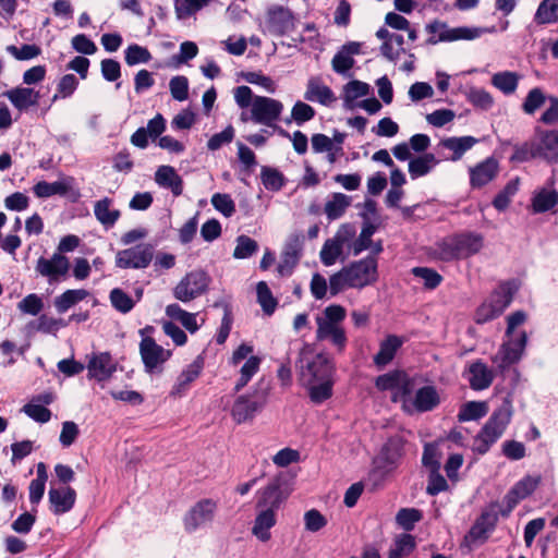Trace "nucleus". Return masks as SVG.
<instances>
[{"label": "nucleus", "instance_id": "20", "mask_svg": "<svg viewBox=\"0 0 558 558\" xmlns=\"http://www.w3.org/2000/svg\"><path fill=\"white\" fill-rule=\"evenodd\" d=\"M362 44L349 41L341 46L331 60L332 70L338 74H345L354 66L353 56L361 53Z\"/></svg>", "mask_w": 558, "mask_h": 558}, {"label": "nucleus", "instance_id": "55", "mask_svg": "<svg viewBox=\"0 0 558 558\" xmlns=\"http://www.w3.org/2000/svg\"><path fill=\"white\" fill-rule=\"evenodd\" d=\"M412 274L414 277L423 280L424 287L427 290L436 289L442 281V276L429 267H414Z\"/></svg>", "mask_w": 558, "mask_h": 558}, {"label": "nucleus", "instance_id": "28", "mask_svg": "<svg viewBox=\"0 0 558 558\" xmlns=\"http://www.w3.org/2000/svg\"><path fill=\"white\" fill-rule=\"evenodd\" d=\"M259 512L257 513L254 525L252 529L253 535H255L259 541L267 542L270 539V529L276 525L277 518L276 512L271 508H259Z\"/></svg>", "mask_w": 558, "mask_h": 558}, {"label": "nucleus", "instance_id": "23", "mask_svg": "<svg viewBox=\"0 0 558 558\" xmlns=\"http://www.w3.org/2000/svg\"><path fill=\"white\" fill-rule=\"evenodd\" d=\"M498 508V502H492L489 507L481 513L480 518L470 530V535L472 537L480 538L487 532H490L495 529L498 522V515L500 514Z\"/></svg>", "mask_w": 558, "mask_h": 558}, {"label": "nucleus", "instance_id": "41", "mask_svg": "<svg viewBox=\"0 0 558 558\" xmlns=\"http://www.w3.org/2000/svg\"><path fill=\"white\" fill-rule=\"evenodd\" d=\"M539 158L537 141H526L513 145V154L510 156V162L521 163L532 159Z\"/></svg>", "mask_w": 558, "mask_h": 558}, {"label": "nucleus", "instance_id": "21", "mask_svg": "<svg viewBox=\"0 0 558 558\" xmlns=\"http://www.w3.org/2000/svg\"><path fill=\"white\" fill-rule=\"evenodd\" d=\"M492 29H485L481 27H468L460 26L454 28H446L444 29L438 38L429 37L427 39V44L436 45L439 41H456V40H472L478 38L485 32H493Z\"/></svg>", "mask_w": 558, "mask_h": 558}, {"label": "nucleus", "instance_id": "57", "mask_svg": "<svg viewBox=\"0 0 558 558\" xmlns=\"http://www.w3.org/2000/svg\"><path fill=\"white\" fill-rule=\"evenodd\" d=\"M466 98L474 107L480 108L482 110H488L494 105V99L492 95L483 88H470V90L466 94Z\"/></svg>", "mask_w": 558, "mask_h": 558}, {"label": "nucleus", "instance_id": "5", "mask_svg": "<svg viewBox=\"0 0 558 558\" xmlns=\"http://www.w3.org/2000/svg\"><path fill=\"white\" fill-rule=\"evenodd\" d=\"M257 494L256 508H271L278 511L290 495L288 474L282 472L277 474Z\"/></svg>", "mask_w": 558, "mask_h": 558}, {"label": "nucleus", "instance_id": "44", "mask_svg": "<svg viewBox=\"0 0 558 558\" xmlns=\"http://www.w3.org/2000/svg\"><path fill=\"white\" fill-rule=\"evenodd\" d=\"M330 338L331 342L342 351L347 343L345 332L342 328L332 324H319L317 328V339Z\"/></svg>", "mask_w": 558, "mask_h": 558}, {"label": "nucleus", "instance_id": "14", "mask_svg": "<svg viewBox=\"0 0 558 558\" xmlns=\"http://www.w3.org/2000/svg\"><path fill=\"white\" fill-rule=\"evenodd\" d=\"M216 502L202 499L193 506L184 517V527L189 533L196 531L214 519Z\"/></svg>", "mask_w": 558, "mask_h": 558}, {"label": "nucleus", "instance_id": "25", "mask_svg": "<svg viewBox=\"0 0 558 558\" xmlns=\"http://www.w3.org/2000/svg\"><path fill=\"white\" fill-rule=\"evenodd\" d=\"M403 341L396 335L387 336L379 344V351L374 355V364L378 368L387 366L396 356L398 350L402 347Z\"/></svg>", "mask_w": 558, "mask_h": 558}, {"label": "nucleus", "instance_id": "35", "mask_svg": "<svg viewBox=\"0 0 558 558\" xmlns=\"http://www.w3.org/2000/svg\"><path fill=\"white\" fill-rule=\"evenodd\" d=\"M438 159L432 153H425L421 156L412 158L409 161V173L412 180L428 174L438 163Z\"/></svg>", "mask_w": 558, "mask_h": 558}, {"label": "nucleus", "instance_id": "38", "mask_svg": "<svg viewBox=\"0 0 558 558\" xmlns=\"http://www.w3.org/2000/svg\"><path fill=\"white\" fill-rule=\"evenodd\" d=\"M363 219L362 230L353 244V254L359 255L373 245L372 236L377 231V226L367 217V213H361Z\"/></svg>", "mask_w": 558, "mask_h": 558}, {"label": "nucleus", "instance_id": "12", "mask_svg": "<svg viewBox=\"0 0 558 558\" xmlns=\"http://www.w3.org/2000/svg\"><path fill=\"white\" fill-rule=\"evenodd\" d=\"M527 343V335L525 331H521L517 339H510L504 342L498 350V353L494 357V363L497 367L504 372L509 368L512 364L518 363L525 350Z\"/></svg>", "mask_w": 558, "mask_h": 558}, {"label": "nucleus", "instance_id": "22", "mask_svg": "<svg viewBox=\"0 0 558 558\" xmlns=\"http://www.w3.org/2000/svg\"><path fill=\"white\" fill-rule=\"evenodd\" d=\"M536 135L538 136L537 145L539 150V158L546 160L549 163L558 161V131H542L536 129Z\"/></svg>", "mask_w": 558, "mask_h": 558}, {"label": "nucleus", "instance_id": "15", "mask_svg": "<svg viewBox=\"0 0 558 558\" xmlns=\"http://www.w3.org/2000/svg\"><path fill=\"white\" fill-rule=\"evenodd\" d=\"M87 369L89 378L105 381L117 371V362L109 352L93 353L87 363Z\"/></svg>", "mask_w": 558, "mask_h": 558}, {"label": "nucleus", "instance_id": "54", "mask_svg": "<svg viewBox=\"0 0 558 558\" xmlns=\"http://www.w3.org/2000/svg\"><path fill=\"white\" fill-rule=\"evenodd\" d=\"M235 241L236 245L233 251V257L236 259L248 258L258 251V243L248 235H239Z\"/></svg>", "mask_w": 558, "mask_h": 558}, {"label": "nucleus", "instance_id": "19", "mask_svg": "<svg viewBox=\"0 0 558 558\" xmlns=\"http://www.w3.org/2000/svg\"><path fill=\"white\" fill-rule=\"evenodd\" d=\"M499 163L494 157H488L470 169V184L481 189L492 182L498 174Z\"/></svg>", "mask_w": 558, "mask_h": 558}, {"label": "nucleus", "instance_id": "56", "mask_svg": "<svg viewBox=\"0 0 558 558\" xmlns=\"http://www.w3.org/2000/svg\"><path fill=\"white\" fill-rule=\"evenodd\" d=\"M440 452L436 442H427L424 446L423 454H422V464L429 472L436 470H440Z\"/></svg>", "mask_w": 558, "mask_h": 558}, {"label": "nucleus", "instance_id": "32", "mask_svg": "<svg viewBox=\"0 0 558 558\" xmlns=\"http://www.w3.org/2000/svg\"><path fill=\"white\" fill-rule=\"evenodd\" d=\"M556 205H558V192L554 189H539L535 191L532 197L531 207L534 214H543L549 211Z\"/></svg>", "mask_w": 558, "mask_h": 558}, {"label": "nucleus", "instance_id": "46", "mask_svg": "<svg viewBox=\"0 0 558 558\" xmlns=\"http://www.w3.org/2000/svg\"><path fill=\"white\" fill-rule=\"evenodd\" d=\"M211 0H174V11L178 20H185L204 7L208 5Z\"/></svg>", "mask_w": 558, "mask_h": 558}, {"label": "nucleus", "instance_id": "62", "mask_svg": "<svg viewBox=\"0 0 558 558\" xmlns=\"http://www.w3.org/2000/svg\"><path fill=\"white\" fill-rule=\"evenodd\" d=\"M17 308L23 314L38 315L44 308L43 299L36 293H31L17 303Z\"/></svg>", "mask_w": 558, "mask_h": 558}, {"label": "nucleus", "instance_id": "61", "mask_svg": "<svg viewBox=\"0 0 558 558\" xmlns=\"http://www.w3.org/2000/svg\"><path fill=\"white\" fill-rule=\"evenodd\" d=\"M211 205L227 218L233 216L235 213V204L232 197L226 193H215L211 196Z\"/></svg>", "mask_w": 558, "mask_h": 558}, {"label": "nucleus", "instance_id": "18", "mask_svg": "<svg viewBox=\"0 0 558 558\" xmlns=\"http://www.w3.org/2000/svg\"><path fill=\"white\" fill-rule=\"evenodd\" d=\"M50 510L53 514L60 515L73 509L76 500V492L71 486L50 488L48 492Z\"/></svg>", "mask_w": 558, "mask_h": 558}, {"label": "nucleus", "instance_id": "6", "mask_svg": "<svg viewBox=\"0 0 558 558\" xmlns=\"http://www.w3.org/2000/svg\"><path fill=\"white\" fill-rule=\"evenodd\" d=\"M209 283L210 277L205 270H192L174 287L173 296L183 303L190 302L204 294Z\"/></svg>", "mask_w": 558, "mask_h": 558}, {"label": "nucleus", "instance_id": "11", "mask_svg": "<svg viewBox=\"0 0 558 558\" xmlns=\"http://www.w3.org/2000/svg\"><path fill=\"white\" fill-rule=\"evenodd\" d=\"M140 354L145 372L154 374L159 366L170 359L172 352L157 344L154 338L143 337L140 342Z\"/></svg>", "mask_w": 558, "mask_h": 558}, {"label": "nucleus", "instance_id": "47", "mask_svg": "<svg viewBox=\"0 0 558 558\" xmlns=\"http://www.w3.org/2000/svg\"><path fill=\"white\" fill-rule=\"evenodd\" d=\"M519 83V76L514 72L504 71L493 75L492 84L506 95L515 92Z\"/></svg>", "mask_w": 558, "mask_h": 558}, {"label": "nucleus", "instance_id": "58", "mask_svg": "<svg viewBox=\"0 0 558 558\" xmlns=\"http://www.w3.org/2000/svg\"><path fill=\"white\" fill-rule=\"evenodd\" d=\"M546 99L544 92L539 87H534L527 93L522 104V110L526 114H533L545 104Z\"/></svg>", "mask_w": 558, "mask_h": 558}, {"label": "nucleus", "instance_id": "42", "mask_svg": "<svg viewBox=\"0 0 558 558\" xmlns=\"http://www.w3.org/2000/svg\"><path fill=\"white\" fill-rule=\"evenodd\" d=\"M351 204V197L343 193H333L330 201L325 204V214L332 221L341 218Z\"/></svg>", "mask_w": 558, "mask_h": 558}, {"label": "nucleus", "instance_id": "33", "mask_svg": "<svg viewBox=\"0 0 558 558\" xmlns=\"http://www.w3.org/2000/svg\"><path fill=\"white\" fill-rule=\"evenodd\" d=\"M477 138L473 136L447 137L441 141V146L452 151L451 160L458 161L470 150L476 143Z\"/></svg>", "mask_w": 558, "mask_h": 558}, {"label": "nucleus", "instance_id": "59", "mask_svg": "<svg viewBox=\"0 0 558 558\" xmlns=\"http://www.w3.org/2000/svg\"><path fill=\"white\" fill-rule=\"evenodd\" d=\"M343 246H341L337 241L332 239H328L320 251V260L325 266L333 265L338 257L341 255Z\"/></svg>", "mask_w": 558, "mask_h": 558}, {"label": "nucleus", "instance_id": "37", "mask_svg": "<svg viewBox=\"0 0 558 558\" xmlns=\"http://www.w3.org/2000/svg\"><path fill=\"white\" fill-rule=\"evenodd\" d=\"M111 204V198L104 197L96 202L94 206L95 217L106 228L113 227L121 216L119 209H110Z\"/></svg>", "mask_w": 558, "mask_h": 558}, {"label": "nucleus", "instance_id": "27", "mask_svg": "<svg viewBox=\"0 0 558 558\" xmlns=\"http://www.w3.org/2000/svg\"><path fill=\"white\" fill-rule=\"evenodd\" d=\"M5 96L19 111H26L39 101V92L31 87H15L5 93Z\"/></svg>", "mask_w": 558, "mask_h": 558}, {"label": "nucleus", "instance_id": "9", "mask_svg": "<svg viewBox=\"0 0 558 558\" xmlns=\"http://www.w3.org/2000/svg\"><path fill=\"white\" fill-rule=\"evenodd\" d=\"M283 111V104L275 98L255 96L251 108V120L266 126L274 125Z\"/></svg>", "mask_w": 558, "mask_h": 558}, {"label": "nucleus", "instance_id": "36", "mask_svg": "<svg viewBox=\"0 0 558 558\" xmlns=\"http://www.w3.org/2000/svg\"><path fill=\"white\" fill-rule=\"evenodd\" d=\"M88 295L89 292L85 289H69L54 299L53 305L59 314H63Z\"/></svg>", "mask_w": 558, "mask_h": 558}, {"label": "nucleus", "instance_id": "24", "mask_svg": "<svg viewBox=\"0 0 558 558\" xmlns=\"http://www.w3.org/2000/svg\"><path fill=\"white\" fill-rule=\"evenodd\" d=\"M264 405V402L250 396H240L233 407L231 414L239 424L251 420L257 411Z\"/></svg>", "mask_w": 558, "mask_h": 558}, {"label": "nucleus", "instance_id": "60", "mask_svg": "<svg viewBox=\"0 0 558 558\" xmlns=\"http://www.w3.org/2000/svg\"><path fill=\"white\" fill-rule=\"evenodd\" d=\"M78 86V80L74 74H65L63 75L58 85L57 93L52 97V101H56L58 98H68L74 94Z\"/></svg>", "mask_w": 558, "mask_h": 558}, {"label": "nucleus", "instance_id": "43", "mask_svg": "<svg viewBox=\"0 0 558 558\" xmlns=\"http://www.w3.org/2000/svg\"><path fill=\"white\" fill-rule=\"evenodd\" d=\"M70 185L63 181L47 182L39 181L33 186V192L38 198H48L53 195H65Z\"/></svg>", "mask_w": 558, "mask_h": 558}, {"label": "nucleus", "instance_id": "1", "mask_svg": "<svg viewBox=\"0 0 558 558\" xmlns=\"http://www.w3.org/2000/svg\"><path fill=\"white\" fill-rule=\"evenodd\" d=\"M308 351V344L304 343L300 350L296 367L300 371L303 385L307 387L311 401L322 404L332 397L336 366L325 353H317L308 360L306 357Z\"/></svg>", "mask_w": 558, "mask_h": 558}, {"label": "nucleus", "instance_id": "39", "mask_svg": "<svg viewBox=\"0 0 558 558\" xmlns=\"http://www.w3.org/2000/svg\"><path fill=\"white\" fill-rule=\"evenodd\" d=\"M514 289L510 282L500 286L499 290L493 293L488 303L495 308L493 316H500L505 310L511 304Z\"/></svg>", "mask_w": 558, "mask_h": 558}, {"label": "nucleus", "instance_id": "63", "mask_svg": "<svg viewBox=\"0 0 558 558\" xmlns=\"http://www.w3.org/2000/svg\"><path fill=\"white\" fill-rule=\"evenodd\" d=\"M539 482V477L526 475L522 480L517 482L511 488L513 493L517 494V496H519V498L523 500L535 492Z\"/></svg>", "mask_w": 558, "mask_h": 558}, {"label": "nucleus", "instance_id": "13", "mask_svg": "<svg viewBox=\"0 0 558 558\" xmlns=\"http://www.w3.org/2000/svg\"><path fill=\"white\" fill-rule=\"evenodd\" d=\"M303 240L304 236L301 232L289 235L281 254L280 263L277 266V271L280 276H289L292 274L293 268L298 265L302 256Z\"/></svg>", "mask_w": 558, "mask_h": 558}, {"label": "nucleus", "instance_id": "40", "mask_svg": "<svg viewBox=\"0 0 558 558\" xmlns=\"http://www.w3.org/2000/svg\"><path fill=\"white\" fill-rule=\"evenodd\" d=\"M488 413V404L485 401H468L463 403L457 415L459 422L477 421Z\"/></svg>", "mask_w": 558, "mask_h": 558}, {"label": "nucleus", "instance_id": "51", "mask_svg": "<svg viewBox=\"0 0 558 558\" xmlns=\"http://www.w3.org/2000/svg\"><path fill=\"white\" fill-rule=\"evenodd\" d=\"M109 300L112 307L122 314L130 313L135 306V301L121 288L112 289L109 293Z\"/></svg>", "mask_w": 558, "mask_h": 558}, {"label": "nucleus", "instance_id": "31", "mask_svg": "<svg viewBox=\"0 0 558 558\" xmlns=\"http://www.w3.org/2000/svg\"><path fill=\"white\" fill-rule=\"evenodd\" d=\"M440 403V397L434 386H424L417 389L413 401L417 412H429Z\"/></svg>", "mask_w": 558, "mask_h": 558}, {"label": "nucleus", "instance_id": "26", "mask_svg": "<svg viewBox=\"0 0 558 558\" xmlns=\"http://www.w3.org/2000/svg\"><path fill=\"white\" fill-rule=\"evenodd\" d=\"M155 182L165 189H170L174 196L183 192V180L171 166H160L155 172Z\"/></svg>", "mask_w": 558, "mask_h": 558}, {"label": "nucleus", "instance_id": "17", "mask_svg": "<svg viewBox=\"0 0 558 558\" xmlns=\"http://www.w3.org/2000/svg\"><path fill=\"white\" fill-rule=\"evenodd\" d=\"M463 376L468 379L470 387L475 391L487 389L494 381L495 375L481 359L472 362Z\"/></svg>", "mask_w": 558, "mask_h": 558}, {"label": "nucleus", "instance_id": "50", "mask_svg": "<svg viewBox=\"0 0 558 558\" xmlns=\"http://www.w3.org/2000/svg\"><path fill=\"white\" fill-rule=\"evenodd\" d=\"M257 302L266 315H272L278 305V301L274 298L268 284L259 281L256 286Z\"/></svg>", "mask_w": 558, "mask_h": 558}, {"label": "nucleus", "instance_id": "2", "mask_svg": "<svg viewBox=\"0 0 558 558\" xmlns=\"http://www.w3.org/2000/svg\"><path fill=\"white\" fill-rule=\"evenodd\" d=\"M513 414L512 398L509 393L502 399L487 422L483 425L474 438L473 451L483 456L487 453L490 447L502 436L507 426L511 422Z\"/></svg>", "mask_w": 558, "mask_h": 558}, {"label": "nucleus", "instance_id": "52", "mask_svg": "<svg viewBox=\"0 0 558 558\" xmlns=\"http://www.w3.org/2000/svg\"><path fill=\"white\" fill-rule=\"evenodd\" d=\"M422 518V511L416 508H401L397 512L396 522L404 531L410 532Z\"/></svg>", "mask_w": 558, "mask_h": 558}, {"label": "nucleus", "instance_id": "3", "mask_svg": "<svg viewBox=\"0 0 558 558\" xmlns=\"http://www.w3.org/2000/svg\"><path fill=\"white\" fill-rule=\"evenodd\" d=\"M484 246L481 233L464 231L456 233L437 243L439 258L445 262L463 259L477 254Z\"/></svg>", "mask_w": 558, "mask_h": 558}, {"label": "nucleus", "instance_id": "4", "mask_svg": "<svg viewBox=\"0 0 558 558\" xmlns=\"http://www.w3.org/2000/svg\"><path fill=\"white\" fill-rule=\"evenodd\" d=\"M405 442V439L400 435L389 437L374 461L375 472L385 477L397 470L404 456Z\"/></svg>", "mask_w": 558, "mask_h": 558}, {"label": "nucleus", "instance_id": "34", "mask_svg": "<svg viewBox=\"0 0 558 558\" xmlns=\"http://www.w3.org/2000/svg\"><path fill=\"white\" fill-rule=\"evenodd\" d=\"M371 92L369 84L352 80L343 86V107L348 110H352L356 107L354 100L364 96H367Z\"/></svg>", "mask_w": 558, "mask_h": 558}, {"label": "nucleus", "instance_id": "64", "mask_svg": "<svg viewBox=\"0 0 558 558\" xmlns=\"http://www.w3.org/2000/svg\"><path fill=\"white\" fill-rule=\"evenodd\" d=\"M170 93L173 99L184 101L189 97V80L183 75L174 76L169 82Z\"/></svg>", "mask_w": 558, "mask_h": 558}, {"label": "nucleus", "instance_id": "10", "mask_svg": "<svg viewBox=\"0 0 558 558\" xmlns=\"http://www.w3.org/2000/svg\"><path fill=\"white\" fill-rule=\"evenodd\" d=\"M266 26L271 35L284 36L294 29L295 15L287 7L272 4L266 11Z\"/></svg>", "mask_w": 558, "mask_h": 558}, {"label": "nucleus", "instance_id": "30", "mask_svg": "<svg viewBox=\"0 0 558 558\" xmlns=\"http://www.w3.org/2000/svg\"><path fill=\"white\" fill-rule=\"evenodd\" d=\"M204 368V357L198 355L191 364L184 368L177 379V384L173 387V395H181L189 389L191 383H193L202 373Z\"/></svg>", "mask_w": 558, "mask_h": 558}, {"label": "nucleus", "instance_id": "16", "mask_svg": "<svg viewBox=\"0 0 558 558\" xmlns=\"http://www.w3.org/2000/svg\"><path fill=\"white\" fill-rule=\"evenodd\" d=\"M69 268V258L60 253H54L50 259L41 256L36 264V271L43 277H48L50 283L59 277L65 276Z\"/></svg>", "mask_w": 558, "mask_h": 558}, {"label": "nucleus", "instance_id": "49", "mask_svg": "<svg viewBox=\"0 0 558 558\" xmlns=\"http://www.w3.org/2000/svg\"><path fill=\"white\" fill-rule=\"evenodd\" d=\"M260 179L266 190L280 191L286 184L284 175L276 168L264 166L260 171Z\"/></svg>", "mask_w": 558, "mask_h": 558}, {"label": "nucleus", "instance_id": "53", "mask_svg": "<svg viewBox=\"0 0 558 558\" xmlns=\"http://www.w3.org/2000/svg\"><path fill=\"white\" fill-rule=\"evenodd\" d=\"M124 60L130 66L140 63H148L151 60V53L146 47L137 44H131L124 51Z\"/></svg>", "mask_w": 558, "mask_h": 558}, {"label": "nucleus", "instance_id": "7", "mask_svg": "<svg viewBox=\"0 0 558 558\" xmlns=\"http://www.w3.org/2000/svg\"><path fill=\"white\" fill-rule=\"evenodd\" d=\"M378 264L374 255L352 262L344 269L349 276V288L363 289L378 280Z\"/></svg>", "mask_w": 558, "mask_h": 558}, {"label": "nucleus", "instance_id": "29", "mask_svg": "<svg viewBox=\"0 0 558 558\" xmlns=\"http://www.w3.org/2000/svg\"><path fill=\"white\" fill-rule=\"evenodd\" d=\"M304 98L308 101H317L324 106H329L336 101L332 89L327 85L320 84L317 77L308 80Z\"/></svg>", "mask_w": 558, "mask_h": 558}, {"label": "nucleus", "instance_id": "8", "mask_svg": "<svg viewBox=\"0 0 558 558\" xmlns=\"http://www.w3.org/2000/svg\"><path fill=\"white\" fill-rule=\"evenodd\" d=\"M155 245L141 243L116 254L114 264L120 269H145L154 259Z\"/></svg>", "mask_w": 558, "mask_h": 558}, {"label": "nucleus", "instance_id": "45", "mask_svg": "<svg viewBox=\"0 0 558 558\" xmlns=\"http://www.w3.org/2000/svg\"><path fill=\"white\" fill-rule=\"evenodd\" d=\"M537 24H551L558 22V0H543L534 15Z\"/></svg>", "mask_w": 558, "mask_h": 558}, {"label": "nucleus", "instance_id": "48", "mask_svg": "<svg viewBox=\"0 0 558 558\" xmlns=\"http://www.w3.org/2000/svg\"><path fill=\"white\" fill-rule=\"evenodd\" d=\"M519 190V178L510 180L505 187L494 197L493 199V206L498 211L506 210L511 202L512 196L515 195V193Z\"/></svg>", "mask_w": 558, "mask_h": 558}]
</instances>
